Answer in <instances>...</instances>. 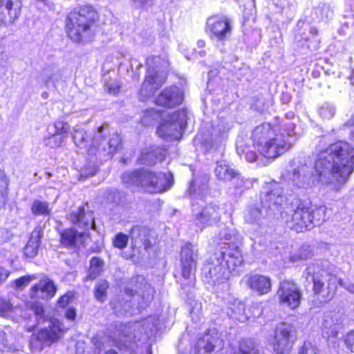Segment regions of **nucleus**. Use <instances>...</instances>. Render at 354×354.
Wrapping results in <instances>:
<instances>
[{
	"mask_svg": "<svg viewBox=\"0 0 354 354\" xmlns=\"http://www.w3.org/2000/svg\"><path fill=\"white\" fill-rule=\"evenodd\" d=\"M354 170V148L348 142L338 141L317 154L315 167L302 164L289 174L291 185L298 189H308L321 181L339 190Z\"/></svg>",
	"mask_w": 354,
	"mask_h": 354,
	"instance_id": "nucleus-1",
	"label": "nucleus"
},
{
	"mask_svg": "<svg viewBox=\"0 0 354 354\" xmlns=\"http://www.w3.org/2000/svg\"><path fill=\"white\" fill-rule=\"evenodd\" d=\"M214 253L203 268L206 282L214 286L215 291H227L230 276L239 275L243 270V259L237 245Z\"/></svg>",
	"mask_w": 354,
	"mask_h": 354,
	"instance_id": "nucleus-2",
	"label": "nucleus"
},
{
	"mask_svg": "<svg viewBox=\"0 0 354 354\" xmlns=\"http://www.w3.org/2000/svg\"><path fill=\"white\" fill-rule=\"evenodd\" d=\"M97 17L95 10L85 6L71 12L66 20V29L68 36L75 42L89 39L90 28Z\"/></svg>",
	"mask_w": 354,
	"mask_h": 354,
	"instance_id": "nucleus-3",
	"label": "nucleus"
},
{
	"mask_svg": "<svg viewBox=\"0 0 354 354\" xmlns=\"http://www.w3.org/2000/svg\"><path fill=\"white\" fill-rule=\"evenodd\" d=\"M109 131L107 127L102 126L94 132L91 144L88 149V156L91 161H106L113 158L120 147L121 138L113 133L107 139Z\"/></svg>",
	"mask_w": 354,
	"mask_h": 354,
	"instance_id": "nucleus-4",
	"label": "nucleus"
},
{
	"mask_svg": "<svg viewBox=\"0 0 354 354\" xmlns=\"http://www.w3.org/2000/svg\"><path fill=\"white\" fill-rule=\"evenodd\" d=\"M307 281L313 282V292L320 304L330 301L337 290L338 278L329 274L318 264L308 266L304 273Z\"/></svg>",
	"mask_w": 354,
	"mask_h": 354,
	"instance_id": "nucleus-5",
	"label": "nucleus"
},
{
	"mask_svg": "<svg viewBox=\"0 0 354 354\" xmlns=\"http://www.w3.org/2000/svg\"><path fill=\"white\" fill-rule=\"evenodd\" d=\"M286 129L284 132L278 131L263 145L258 148L260 154L267 158H276L290 149L295 142L296 133L295 131V124L288 122L283 124Z\"/></svg>",
	"mask_w": 354,
	"mask_h": 354,
	"instance_id": "nucleus-6",
	"label": "nucleus"
},
{
	"mask_svg": "<svg viewBox=\"0 0 354 354\" xmlns=\"http://www.w3.org/2000/svg\"><path fill=\"white\" fill-rule=\"evenodd\" d=\"M167 65V62L158 56L147 59V75L140 90L142 97H151L165 82L167 77L161 69L166 68Z\"/></svg>",
	"mask_w": 354,
	"mask_h": 354,
	"instance_id": "nucleus-7",
	"label": "nucleus"
},
{
	"mask_svg": "<svg viewBox=\"0 0 354 354\" xmlns=\"http://www.w3.org/2000/svg\"><path fill=\"white\" fill-rule=\"evenodd\" d=\"M134 185L149 193H160L172 185V176L142 168L134 171Z\"/></svg>",
	"mask_w": 354,
	"mask_h": 354,
	"instance_id": "nucleus-8",
	"label": "nucleus"
},
{
	"mask_svg": "<svg viewBox=\"0 0 354 354\" xmlns=\"http://www.w3.org/2000/svg\"><path fill=\"white\" fill-rule=\"evenodd\" d=\"M67 328L57 319H50L47 326L33 334L30 346L33 351H41L44 346H49L63 337Z\"/></svg>",
	"mask_w": 354,
	"mask_h": 354,
	"instance_id": "nucleus-9",
	"label": "nucleus"
},
{
	"mask_svg": "<svg viewBox=\"0 0 354 354\" xmlns=\"http://www.w3.org/2000/svg\"><path fill=\"white\" fill-rule=\"evenodd\" d=\"M187 113L184 109L168 115L157 129L158 135L167 140H178L187 124Z\"/></svg>",
	"mask_w": 354,
	"mask_h": 354,
	"instance_id": "nucleus-10",
	"label": "nucleus"
},
{
	"mask_svg": "<svg viewBox=\"0 0 354 354\" xmlns=\"http://www.w3.org/2000/svg\"><path fill=\"white\" fill-rule=\"evenodd\" d=\"M160 320L156 316H150L140 321L134 322V342L138 338L142 344H145L146 354H152L150 345L147 343L157 331Z\"/></svg>",
	"mask_w": 354,
	"mask_h": 354,
	"instance_id": "nucleus-11",
	"label": "nucleus"
},
{
	"mask_svg": "<svg viewBox=\"0 0 354 354\" xmlns=\"http://www.w3.org/2000/svg\"><path fill=\"white\" fill-rule=\"evenodd\" d=\"M277 295L279 303L292 310L297 308L301 304V292L292 281L281 282Z\"/></svg>",
	"mask_w": 354,
	"mask_h": 354,
	"instance_id": "nucleus-12",
	"label": "nucleus"
},
{
	"mask_svg": "<svg viewBox=\"0 0 354 354\" xmlns=\"http://www.w3.org/2000/svg\"><path fill=\"white\" fill-rule=\"evenodd\" d=\"M287 226L295 232H303L313 228V222L310 220V208L303 204L298 205L297 208L289 218L287 213H281V216L285 218Z\"/></svg>",
	"mask_w": 354,
	"mask_h": 354,
	"instance_id": "nucleus-13",
	"label": "nucleus"
},
{
	"mask_svg": "<svg viewBox=\"0 0 354 354\" xmlns=\"http://www.w3.org/2000/svg\"><path fill=\"white\" fill-rule=\"evenodd\" d=\"M293 333L294 327L290 324L281 323L277 326L272 342L273 350L277 354L290 353L292 346L290 339Z\"/></svg>",
	"mask_w": 354,
	"mask_h": 354,
	"instance_id": "nucleus-14",
	"label": "nucleus"
},
{
	"mask_svg": "<svg viewBox=\"0 0 354 354\" xmlns=\"http://www.w3.org/2000/svg\"><path fill=\"white\" fill-rule=\"evenodd\" d=\"M198 251L193 245H184L180 252L182 276L187 280V285L194 284V272L196 269Z\"/></svg>",
	"mask_w": 354,
	"mask_h": 354,
	"instance_id": "nucleus-15",
	"label": "nucleus"
},
{
	"mask_svg": "<svg viewBox=\"0 0 354 354\" xmlns=\"http://www.w3.org/2000/svg\"><path fill=\"white\" fill-rule=\"evenodd\" d=\"M195 354H225L223 342L214 330H209L198 339Z\"/></svg>",
	"mask_w": 354,
	"mask_h": 354,
	"instance_id": "nucleus-16",
	"label": "nucleus"
},
{
	"mask_svg": "<svg viewBox=\"0 0 354 354\" xmlns=\"http://www.w3.org/2000/svg\"><path fill=\"white\" fill-rule=\"evenodd\" d=\"M207 30L211 38L223 41L231 35L232 21L225 16L212 17L207 21Z\"/></svg>",
	"mask_w": 354,
	"mask_h": 354,
	"instance_id": "nucleus-17",
	"label": "nucleus"
},
{
	"mask_svg": "<svg viewBox=\"0 0 354 354\" xmlns=\"http://www.w3.org/2000/svg\"><path fill=\"white\" fill-rule=\"evenodd\" d=\"M285 198L283 189L276 183L267 185L261 193L263 207L272 212L279 210Z\"/></svg>",
	"mask_w": 354,
	"mask_h": 354,
	"instance_id": "nucleus-18",
	"label": "nucleus"
},
{
	"mask_svg": "<svg viewBox=\"0 0 354 354\" xmlns=\"http://www.w3.org/2000/svg\"><path fill=\"white\" fill-rule=\"evenodd\" d=\"M154 289L147 282L143 276H138L134 284V303L141 312L145 310L153 299Z\"/></svg>",
	"mask_w": 354,
	"mask_h": 354,
	"instance_id": "nucleus-19",
	"label": "nucleus"
},
{
	"mask_svg": "<svg viewBox=\"0 0 354 354\" xmlns=\"http://www.w3.org/2000/svg\"><path fill=\"white\" fill-rule=\"evenodd\" d=\"M251 308L252 309V313H246L245 304L237 299H233L229 301L227 313L232 319H236L241 322H245L250 318L259 317L262 313V310L258 304H254Z\"/></svg>",
	"mask_w": 354,
	"mask_h": 354,
	"instance_id": "nucleus-20",
	"label": "nucleus"
},
{
	"mask_svg": "<svg viewBox=\"0 0 354 354\" xmlns=\"http://www.w3.org/2000/svg\"><path fill=\"white\" fill-rule=\"evenodd\" d=\"M195 225L201 230L218 223L221 217V209L215 204H208L201 211L194 212Z\"/></svg>",
	"mask_w": 354,
	"mask_h": 354,
	"instance_id": "nucleus-21",
	"label": "nucleus"
},
{
	"mask_svg": "<svg viewBox=\"0 0 354 354\" xmlns=\"http://www.w3.org/2000/svg\"><path fill=\"white\" fill-rule=\"evenodd\" d=\"M21 8L19 0H0V25L12 24L19 17Z\"/></svg>",
	"mask_w": 354,
	"mask_h": 354,
	"instance_id": "nucleus-22",
	"label": "nucleus"
},
{
	"mask_svg": "<svg viewBox=\"0 0 354 354\" xmlns=\"http://www.w3.org/2000/svg\"><path fill=\"white\" fill-rule=\"evenodd\" d=\"M183 92L176 86L165 88L156 98V104L158 106L173 108L182 103Z\"/></svg>",
	"mask_w": 354,
	"mask_h": 354,
	"instance_id": "nucleus-23",
	"label": "nucleus"
},
{
	"mask_svg": "<svg viewBox=\"0 0 354 354\" xmlns=\"http://www.w3.org/2000/svg\"><path fill=\"white\" fill-rule=\"evenodd\" d=\"M278 131H281L277 125L272 126L270 123H263L257 126L252 133L254 147L258 150L261 145H263Z\"/></svg>",
	"mask_w": 354,
	"mask_h": 354,
	"instance_id": "nucleus-24",
	"label": "nucleus"
},
{
	"mask_svg": "<svg viewBox=\"0 0 354 354\" xmlns=\"http://www.w3.org/2000/svg\"><path fill=\"white\" fill-rule=\"evenodd\" d=\"M243 281L250 290L259 295H266L271 290L272 283L268 277L259 274H248L243 277Z\"/></svg>",
	"mask_w": 354,
	"mask_h": 354,
	"instance_id": "nucleus-25",
	"label": "nucleus"
},
{
	"mask_svg": "<svg viewBox=\"0 0 354 354\" xmlns=\"http://www.w3.org/2000/svg\"><path fill=\"white\" fill-rule=\"evenodd\" d=\"M56 287L54 283L48 278L40 280L30 290V297L34 299H48L54 297Z\"/></svg>",
	"mask_w": 354,
	"mask_h": 354,
	"instance_id": "nucleus-26",
	"label": "nucleus"
},
{
	"mask_svg": "<svg viewBox=\"0 0 354 354\" xmlns=\"http://www.w3.org/2000/svg\"><path fill=\"white\" fill-rule=\"evenodd\" d=\"M343 330V323L341 317L337 314L326 315L322 324V335L324 337L335 338Z\"/></svg>",
	"mask_w": 354,
	"mask_h": 354,
	"instance_id": "nucleus-27",
	"label": "nucleus"
},
{
	"mask_svg": "<svg viewBox=\"0 0 354 354\" xmlns=\"http://www.w3.org/2000/svg\"><path fill=\"white\" fill-rule=\"evenodd\" d=\"M165 155L166 151L162 148L152 146L141 151L137 162L141 165L151 166L156 164L158 161H162L165 158Z\"/></svg>",
	"mask_w": 354,
	"mask_h": 354,
	"instance_id": "nucleus-28",
	"label": "nucleus"
},
{
	"mask_svg": "<svg viewBox=\"0 0 354 354\" xmlns=\"http://www.w3.org/2000/svg\"><path fill=\"white\" fill-rule=\"evenodd\" d=\"M70 220L80 227L86 230H88L90 227L93 230L95 229L93 212H86L83 207H80L77 212L72 213L70 215Z\"/></svg>",
	"mask_w": 354,
	"mask_h": 354,
	"instance_id": "nucleus-29",
	"label": "nucleus"
},
{
	"mask_svg": "<svg viewBox=\"0 0 354 354\" xmlns=\"http://www.w3.org/2000/svg\"><path fill=\"white\" fill-rule=\"evenodd\" d=\"M236 176L232 178V180L230 181L231 186L227 191V194L232 200H236L242 195L246 189L249 188L248 185L250 182L248 180L245 179L239 171L237 172V175Z\"/></svg>",
	"mask_w": 354,
	"mask_h": 354,
	"instance_id": "nucleus-30",
	"label": "nucleus"
},
{
	"mask_svg": "<svg viewBox=\"0 0 354 354\" xmlns=\"http://www.w3.org/2000/svg\"><path fill=\"white\" fill-rule=\"evenodd\" d=\"M239 171L236 170L225 161H218L216 162L214 174L216 178L222 182L227 183L232 180L237 175Z\"/></svg>",
	"mask_w": 354,
	"mask_h": 354,
	"instance_id": "nucleus-31",
	"label": "nucleus"
},
{
	"mask_svg": "<svg viewBox=\"0 0 354 354\" xmlns=\"http://www.w3.org/2000/svg\"><path fill=\"white\" fill-rule=\"evenodd\" d=\"M61 238L62 243H86L90 236L86 232L78 233L76 230L67 229L61 234Z\"/></svg>",
	"mask_w": 354,
	"mask_h": 354,
	"instance_id": "nucleus-32",
	"label": "nucleus"
},
{
	"mask_svg": "<svg viewBox=\"0 0 354 354\" xmlns=\"http://www.w3.org/2000/svg\"><path fill=\"white\" fill-rule=\"evenodd\" d=\"M231 127L232 126L230 124L223 119H221L220 121L217 123L216 130L218 131V134H217L216 132L214 133L213 144V145H216V149H218L221 144L226 140L227 138V133Z\"/></svg>",
	"mask_w": 354,
	"mask_h": 354,
	"instance_id": "nucleus-33",
	"label": "nucleus"
},
{
	"mask_svg": "<svg viewBox=\"0 0 354 354\" xmlns=\"http://www.w3.org/2000/svg\"><path fill=\"white\" fill-rule=\"evenodd\" d=\"M22 310L19 306H13L10 301L0 299V315L2 317H14L21 315Z\"/></svg>",
	"mask_w": 354,
	"mask_h": 354,
	"instance_id": "nucleus-34",
	"label": "nucleus"
},
{
	"mask_svg": "<svg viewBox=\"0 0 354 354\" xmlns=\"http://www.w3.org/2000/svg\"><path fill=\"white\" fill-rule=\"evenodd\" d=\"M248 146L246 145L242 138H239L236 141L237 153L242 156L245 155V160L249 162H253L256 160L257 155L254 151L248 150Z\"/></svg>",
	"mask_w": 354,
	"mask_h": 354,
	"instance_id": "nucleus-35",
	"label": "nucleus"
},
{
	"mask_svg": "<svg viewBox=\"0 0 354 354\" xmlns=\"http://www.w3.org/2000/svg\"><path fill=\"white\" fill-rule=\"evenodd\" d=\"M103 266V261L97 257H93L90 262V268L88 271L86 279L91 280L96 279L100 276L102 270Z\"/></svg>",
	"mask_w": 354,
	"mask_h": 354,
	"instance_id": "nucleus-36",
	"label": "nucleus"
},
{
	"mask_svg": "<svg viewBox=\"0 0 354 354\" xmlns=\"http://www.w3.org/2000/svg\"><path fill=\"white\" fill-rule=\"evenodd\" d=\"M326 207L319 206L314 209L310 208V220L313 222V228L319 225L326 219Z\"/></svg>",
	"mask_w": 354,
	"mask_h": 354,
	"instance_id": "nucleus-37",
	"label": "nucleus"
},
{
	"mask_svg": "<svg viewBox=\"0 0 354 354\" xmlns=\"http://www.w3.org/2000/svg\"><path fill=\"white\" fill-rule=\"evenodd\" d=\"M70 127L64 122H56L48 127V133H55L63 136L64 138L69 131Z\"/></svg>",
	"mask_w": 354,
	"mask_h": 354,
	"instance_id": "nucleus-38",
	"label": "nucleus"
},
{
	"mask_svg": "<svg viewBox=\"0 0 354 354\" xmlns=\"http://www.w3.org/2000/svg\"><path fill=\"white\" fill-rule=\"evenodd\" d=\"M31 212L35 215H48L50 209L47 202L36 200L32 203Z\"/></svg>",
	"mask_w": 354,
	"mask_h": 354,
	"instance_id": "nucleus-39",
	"label": "nucleus"
},
{
	"mask_svg": "<svg viewBox=\"0 0 354 354\" xmlns=\"http://www.w3.org/2000/svg\"><path fill=\"white\" fill-rule=\"evenodd\" d=\"M315 15L318 20H328L333 17V11L329 6L326 4H319L314 10Z\"/></svg>",
	"mask_w": 354,
	"mask_h": 354,
	"instance_id": "nucleus-40",
	"label": "nucleus"
},
{
	"mask_svg": "<svg viewBox=\"0 0 354 354\" xmlns=\"http://www.w3.org/2000/svg\"><path fill=\"white\" fill-rule=\"evenodd\" d=\"M73 140L76 146L79 148L86 147L88 142V136L84 129H76L73 135Z\"/></svg>",
	"mask_w": 354,
	"mask_h": 354,
	"instance_id": "nucleus-41",
	"label": "nucleus"
},
{
	"mask_svg": "<svg viewBox=\"0 0 354 354\" xmlns=\"http://www.w3.org/2000/svg\"><path fill=\"white\" fill-rule=\"evenodd\" d=\"M237 235L236 230L225 227L219 232L218 238L221 241H231L230 243H235L239 241Z\"/></svg>",
	"mask_w": 354,
	"mask_h": 354,
	"instance_id": "nucleus-42",
	"label": "nucleus"
},
{
	"mask_svg": "<svg viewBox=\"0 0 354 354\" xmlns=\"http://www.w3.org/2000/svg\"><path fill=\"white\" fill-rule=\"evenodd\" d=\"M335 107L330 103H324L318 109L319 115L325 120H330L335 114Z\"/></svg>",
	"mask_w": 354,
	"mask_h": 354,
	"instance_id": "nucleus-43",
	"label": "nucleus"
},
{
	"mask_svg": "<svg viewBox=\"0 0 354 354\" xmlns=\"http://www.w3.org/2000/svg\"><path fill=\"white\" fill-rule=\"evenodd\" d=\"M239 354H259V349L254 342L250 339L242 342Z\"/></svg>",
	"mask_w": 354,
	"mask_h": 354,
	"instance_id": "nucleus-44",
	"label": "nucleus"
},
{
	"mask_svg": "<svg viewBox=\"0 0 354 354\" xmlns=\"http://www.w3.org/2000/svg\"><path fill=\"white\" fill-rule=\"evenodd\" d=\"M108 288V282L104 280L99 281L95 286V297L98 301L102 302L105 300Z\"/></svg>",
	"mask_w": 354,
	"mask_h": 354,
	"instance_id": "nucleus-45",
	"label": "nucleus"
},
{
	"mask_svg": "<svg viewBox=\"0 0 354 354\" xmlns=\"http://www.w3.org/2000/svg\"><path fill=\"white\" fill-rule=\"evenodd\" d=\"M263 215L262 211L256 207H250L245 215V219L248 223L258 222Z\"/></svg>",
	"mask_w": 354,
	"mask_h": 354,
	"instance_id": "nucleus-46",
	"label": "nucleus"
},
{
	"mask_svg": "<svg viewBox=\"0 0 354 354\" xmlns=\"http://www.w3.org/2000/svg\"><path fill=\"white\" fill-rule=\"evenodd\" d=\"M64 141V138L62 136L56 135L55 133H48V136L44 140V145L50 147V148H56L59 147Z\"/></svg>",
	"mask_w": 354,
	"mask_h": 354,
	"instance_id": "nucleus-47",
	"label": "nucleus"
},
{
	"mask_svg": "<svg viewBox=\"0 0 354 354\" xmlns=\"http://www.w3.org/2000/svg\"><path fill=\"white\" fill-rule=\"evenodd\" d=\"M8 180L5 172L0 169V207L4 203L3 192L8 188Z\"/></svg>",
	"mask_w": 354,
	"mask_h": 354,
	"instance_id": "nucleus-48",
	"label": "nucleus"
},
{
	"mask_svg": "<svg viewBox=\"0 0 354 354\" xmlns=\"http://www.w3.org/2000/svg\"><path fill=\"white\" fill-rule=\"evenodd\" d=\"M36 279L35 275H26L15 280V283L17 288L22 289L27 286L31 281Z\"/></svg>",
	"mask_w": 354,
	"mask_h": 354,
	"instance_id": "nucleus-49",
	"label": "nucleus"
},
{
	"mask_svg": "<svg viewBox=\"0 0 354 354\" xmlns=\"http://www.w3.org/2000/svg\"><path fill=\"white\" fill-rule=\"evenodd\" d=\"M298 354H317V349L311 342H305L299 348Z\"/></svg>",
	"mask_w": 354,
	"mask_h": 354,
	"instance_id": "nucleus-50",
	"label": "nucleus"
},
{
	"mask_svg": "<svg viewBox=\"0 0 354 354\" xmlns=\"http://www.w3.org/2000/svg\"><path fill=\"white\" fill-rule=\"evenodd\" d=\"M38 245H25L23 252L26 257H34L38 253Z\"/></svg>",
	"mask_w": 354,
	"mask_h": 354,
	"instance_id": "nucleus-51",
	"label": "nucleus"
},
{
	"mask_svg": "<svg viewBox=\"0 0 354 354\" xmlns=\"http://www.w3.org/2000/svg\"><path fill=\"white\" fill-rule=\"evenodd\" d=\"M122 183L126 187H130L133 185V171H127L121 176Z\"/></svg>",
	"mask_w": 354,
	"mask_h": 354,
	"instance_id": "nucleus-52",
	"label": "nucleus"
},
{
	"mask_svg": "<svg viewBox=\"0 0 354 354\" xmlns=\"http://www.w3.org/2000/svg\"><path fill=\"white\" fill-rule=\"evenodd\" d=\"M43 81L46 86H48L49 83L53 80L54 69L52 68H46L43 71Z\"/></svg>",
	"mask_w": 354,
	"mask_h": 354,
	"instance_id": "nucleus-53",
	"label": "nucleus"
},
{
	"mask_svg": "<svg viewBox=\"0 0 354 354\" xmlns=\"http://www.w3.org/2000/svg\"><path fill=\"white\" fill-rule=\"evenodd\" d=\"M41 232L39 228L35 229L31 233L28 243H39L41 241Z\"/></svg>",
	"mask_w": 354,
	"mask_h": 354,
	"instance_id": "nucleus-54",
	"label": "nucleus"
},
{
	"mask_svg": "<svg viewBox=\"0 0 354 354\" xmlns=\"http://www.w3.org/2000/svg\"><path fill=\"white\" fill-rule=\"evenodd\" d=\"M73 299V295L71 293H67L61 297L57 303L59 307L64 308L70 304Z\"/></svg>",
	"mask_w": 354,
	"mask_h": 354,
	"instance_id": "nucleus-55",
	"label": "nucleus"
},
{
	"mask_svg": "<svg viewBox=\"0 0 354 354\" xmlns=\"http://www.w3.org/2000/svg\"><path fill=\"white\" fill-rule=\"evenodd\" d=\"M104 80L105 82L104 85L108 89L109 93L115 94L118 92L119 86L116 82H106V76H104Z\"/></svg>",
	"mask_w": 354,
	"mask_h": 354,
	"instance_id": "nucleus-56",
	"label": "nucleus"
},
{
	"mask_svg": "<svg viewBox=\"0 0 354 354\" xmlns=\"http://www.w3.org/2000/svg\"><path fill=\"white\" fill-rule=\"evenodd\" d=\"M345 343L348 349L354 352V331H351L347 334L345 338Z\"/></svg>",
	"mask_w": 354,
	"mask_h": 354,
	"instance_id": "nucleus-57",
	"label": "nucleus"
},
{
	"mask_svg": "<svg viewBox=\"0 0 354 354\" xmlns=\"http://www.w3.org/2000/svg\"><path fill=\"white\" fill-rule=\"evenodd\" d=\"M337 284L347 290L348 292L354 293V283L346 282L342 279H338Z\"/></svg>",
	"mask_w": 354,
	"mask_h": 354,
	"instance_id": "nucleus-58",
	"label": "nucleus"
},
{
	"mask_svg": "<svg viewBox=\"0 0 354 354\" xmlns=\"http://www.w3.org/2000/svg\"><path fill=\"white\" fill-rule=\"evenodd\" d=\"M32 310L35 313V315L40 318L44 313V308L39 304H35L31 307Z\"/></svg>",
	"mask_w": 354,
	"mask_h": 354,
	"instance_id": "nucleus-59",
	"label": "nucleus"
},
{
	"mask_svg": "<svg viewBox=\"0 0 354 354\" xmlns=\"http://www.w3.org/2000/svg\"><path fill=\"white\" fill-rule=\"evenodd\" d=\"M308 247H302V249H303L304 252H305V253L302 252L299 256L291 257H290L291 260L292 261H295L299 260V259H304L308 258V254H309V252H308Z\"/></svg>",
	"mask_w": 354,
	"mask_h": 354,
	"instance_id": "nucleus-60",
	"label": "nucleus"
},
{
	"mask_svg": "<svg viewBox=\"0 0 354 354\" xmlns=\"http://www.w3.org/2000/svg\"><path fill=\"white\" fill-rule=\"evenodd\" d=\"M128 236L124 234L120 233L115 236L113 243H127Z\"/></svg>",
	"mask_w": 354,
	"mask_h": 354,
	"instance_id": "nucleus-61",
	"label": "nucleus"
},
{
	"mask_svg": "<svg viewBox=\"0 0 354 354\" xmlns=\"http://www.w3.org/2000/svg\"><path fill=\"white\" fill-rule=\"evenodd\" d=\"M9 274L10 272L8 270L3 268H0V284L6 281Z\"/></svg>",
	"mask_w": 354,
	"mask_h": 354,
	"instance_id": "nucleus-62",
	"label": "nucleus"
},
{
	"mask_svg": "<svg viewBox=\"0 0 354 354\" xmlns=\"http://www.w3.org/2000/svg\"><path fill=\"white\" fill-rule=\"evenodd\" d=\"M65 317L70 320H74L76 317V313L75 309L68 308L65 313Z\"/></svg>",
	"mask_w": 354,
	"mask_h": 354,
	"instance_id": "nucleus-63",
	"label": "nucleus"
},
{
	"mask_svg": "<svg viewBox=\"0 0 354 354\" xmlns=\"http://www.w3.org/2000/svg\"><path fill=\"white\" fill-rule=\"evenodd\" d=\"M293 117H294V114L292 113H288L286 115V118H287L286 121H283V123L280 124L279 126L277 125L279 127V129H281V131L284 132V129H286V127H284V126H283L284 123L288 122L294 123L292 121H290V119L293 118Z\"/></svg>",
	"mask_w": 354,
	"mask_h": 354,
	"instance_id": "nucleus-64",
	"label": "nucleus"
}]
</instances>
